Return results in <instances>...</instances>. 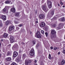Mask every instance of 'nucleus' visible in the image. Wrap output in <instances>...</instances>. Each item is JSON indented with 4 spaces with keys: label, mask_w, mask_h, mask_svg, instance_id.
Wrapping results in <instances>:
<instances>
[{
    "label": "nucleus",
    "mask_w": 65,
    "mask_h": 65,
    "mask_svg": "<svg viewBox=\"0 0 65 65\" xmlns=\"http://www.w3.org/2000/svg\"><path fill=\"white\" fill-rule=\"evenodd\" d=\"M64 26L63 25V23H59L58 25V27L56 28V29L57 30H59V29H60L61 28H62V27H63Z\"/></svg>",
    "instance_id": "obj_1"
},
{
    "label": "nucleus",
    "mask_w": 65,
    "mask_h": 65,
    "mask_svg": "<svg viewBox=\"0 0 65 65\" xmlns=\"http://www.w3.org/2000/svg\"><path fill=\"white\" fill-rule=\"evenodd\" d=\"M34 54V50L33 48H32L30 52V56H33Z\"/></svg>",
    "instance_id": "obj_2"
},
{
    "label": "nucleus",
    "mask_w": 65,
    "mask_h": 65,
    "mask_svg": "<svg viewBox=\"0 0 65 65\" xmlns=\"http://www.w3.org/2000/svg\"><path fill=\"white\" fill-rule=\"evenodd\" d=\"M42 8L43 10L45 12H46L48 10L46 8V7L45 6L43 5V6H42Z\"/></svg>",
    "instance_id": "obj_3"
},
{
    "label": "nucleus",
    "mask_w": 65,
    "mask_h": 65,
    "mask_svg": "<svg viewBox=\"0 0 65 65\" xmlns=\"http://www.w3.org/2000/svg\"><path fill=\"white\" fill-rule=\"evenodd\" d=\"M36 35L38 38H41V35L40 34L39 31L37 32L36 33Z\"/></svg>",
    "instance_id": "obj_4"
},
{
    "label": "nucleus",
    "mask_w": 65,
    "mask_h": 65,
    "mask_svg": "<svg viewBox=\"0 0 65 65\" xmlns=\"http://www.w3.org/2000/svg\"><path fill=\"white\" fill-rule=\"evenodd\" d=\"M45 24L43 22H41L40 24V26L41 27H44V26H45Z\"/></svg>",
    "instance_id": "obj_5"
},
{
    "label": "nucleus",
    "mask_w": 65,
    "mask_h": 65,
    "mask_svg": "<svg viewBox=\"0 0 65 65\" xmlns=\"http://www.w3.org/2000/svg\"><path fill=\"white\" fill-rule=\"evenodd\" d=\"M10 40L12 42V43H13L14 42V38H13V37L12 36H11L10 37Z\"/></svg>",
    "instance_id": "obj_6"
},
{
    "label": "nucleus",
    "mask_w": 65,
    "mask_h": 65,
    "mask_svg": "<svg viewBox=\"0 0 65 65\" xmlns=\"http://www.w3.org/2000/svg\"><path fill=\"white\" fill-rule=\"evenodd\" d=\"M39 17L41 19H44V17H45L44 15L43 14H41L40 15Z\"/></svg>",
    "instance_id": "obj_7"
},
{
    "label": "nucleus",
    "mask_w": 65,
    "mask_h": 65,
    "mask_svg": "<svg viewBox=\"0 0 65 65\" xmlns=\"http://www.w3.org/2000/svg\"><path fill=\"white\" fill-rule=\"evenodd\" d=\"M14 26L12 25L9 26V31H11V30H13V29H14Z\"/></svg>",
    "instance_id": "obj_8"
},
{
    "label": "nucleus",
    "mask_w": 65,
    "mask_h": 65,
    "mask_svg": "<svg viewBox=\"0 0 65 65\" xmlns=\"http://www.w3.org/2000/svg\"><path fill=\"white\" fill-rule=\"evenodd\" d=\"M18 55V53L16 52H14L13 53V56L14 57H15Z\"/></svg>",
    "instance_id": "obj_9"
},
{
    "label": "nucleus",
    "mask_w": 65,
    "mask_h": 65,
    "mask_svg": "<svg viewBox=\"0 0 65 65\" xmlns=\"http://www.w3.org/2000/svg\"><path fill=\"white\" fill-rule=\"evenodd\" d=\"M1 18L4 21H5L6 20V17L5 15H3L2 16Z\"/></svg>",
    "instance_id": "obj_10"
},
{
    "label": "nucleus",
    "mask_w": 65,
    "mask_h": 65,
    "mask_svg": "<svg viewBox=\"0 0 65 65\" xmlns=\"http://www.w3.org/2000/svg\"><path fill=\"white\" fill-rule=\"evenodd\" d=\"M18 45L17 44H15L12 47V49H15V48H17V47H18Z\"/></svg>",
    "instance_id": "obj_11"
},
{
    "label": "nucleus",
    "mask_w": 65,
    "mask_h": 65,
    "mask_svg": "<svg viewBox=\"0 0 65 65\" xmlns=\"http://www.w3.org/2000/svg\"><path fill=\"white\" fill-rule=\"evenodd\" d=\"M59 21L60 22H64V21H65V19L64 18H60L59 20Z\"/></svg>",
    "instance_id": "obj_12"
},
{
    "label": "nucleus",
    "mask_w": 65,
    "mask_h": 65,
    "mask_svg": "<svg viewBox=\"0 0 65 65\" xmlns=\"http://www.w3.org/2000/svg\"><path fill=\"white\" fill-rule=\"evenodd\" d=\"M19 15L20 14H19V13L18 12H16L15 14V17H19Z\"/></svg>",
    "instance_id": "obj_13"
},
{
    "label": "nucleus",
    "mask_w": 65,
    "mask_h": 65,
    "mask_svg": "<svg viewBox=\"0 0 65 65\" xmlns=\"http://www.w3.org/2000/svg\"><path fill=\"white\" fill-rule=\"evenodd\" d=\"M51 33L52 35L55 34H56V31L54 30H52L51 31Z\"/></svg>",
    "instance_id": "obj_14"
},
{
    "label": "nucleus",
    "mask_w": 65,
    "mask_h": 65,
    "mask_svg": "<svg viewBox=\"0 0 65 65\" xmlns=\"http://www.w3.org/2000/svg\"><path fill=\"white\" fill-rule=\"evenodd\" d=\"M50 13L51 15V17H52L54 14V11H52L50 12Z\"/></svg>",
    "instance_id": "obj_15"
},
{
    "label": "nucleus",
    "mask_w": 65,
    "mask_h": 65,
    "mask_svg": "<svg viewBox=\"0 0 65 65\" xmlns=\"http://www.w3.org/2000/svg\"><path fill=\"white\" fill-rule=\"evenodd\" d=\"M11 10L12 12H15V8H12Z\"/></svg>",
    "instance_id": "obj_16"
},
{
    "label": "nucleus",
    "mask_w": 65,
    "mask_h": 65,
    "mask_svg": "<svg viewBox=\"0 0 65 65\" xmlns=\"http://www.w3.org/2000/svg\"><path fill=\"white\" fill-rule=\"evenodd\" d=\"M4 37H5V38H6V37H8V34L6 33L4 34Z\"/></svg>",
    "instance_id": "obj_17"
},
{
    "label": "nucleus",
    "mask_w": 65,
    "mask_h": 65,
    "mask_svg": "<svg viewBox=\"0 0 65 65\" xmlns=\"http://www.w3.org/2000/svg\"><path fill=\"white\" fill-rule=\"evenodd\" d=\"M48 7H49V8H52V4H48L47 5Z\"/></svg>",
    "instance_id": "obj_18"
},
{
    "label": "nucleus",
    "mask_w": 65,
    "mask_h": 65,
    "mask_svg": "<svg viewBox=\"0 0 65 65\" xmlns=\"http://www.w3.org/2000/svg\"><path fill=\"white\" fill-rule=\"evenodd\" d=\"M6 10H7V9L6 8H5L3 9V11L4 12H6Z\"/></svg>",
    "instance_id": "obj_19"
},
{
    "label": "nucleus",
    "mask_w": 65,
    "mask_h": 65,
    "mask_svg": "<svg viewBox=\"0 0 65 65\" xmlns=\"http://www.w3.org/2000/svg\"><path fill=\"white\" fill-rule=\"evenodd\" d=\"M11 59V58L9 57L7 58L6 59L7 60V61H10Z\"/></svg>",
    "instance_id": "obj_20"
},
{
    "label": "nucleus",
    "mask_w": 65,
    "mask_h": 65,
    "mask_svg": "<svg viewBox=\"0 0 65 65\" xmlns=\"http://www.w3.org/2000/svg\"><path fill=\"white\" fill-rule=\"evenodd\" d=\"M61 64H62V65H64V64H65V60H63L61 62Z\"/></svg>",
    "instance_id": "obj_21"
},
{
    "label": "nucleus",
    "mask_w": 65,
    "mask_h": 65,
    "mask_svg": "<svg viewBox=\"0 0 65 65\" xmlns=\"http://www.w3.org/2000/svg\"><path fill=\"white\" fill-rule=\"evenodd\" d=\"M25 64L26 65H29V63L28 62V61H26V60H25Z\"/></svg>",
    "instance_id": "obj_22"
},
{
    "label": "nucleus",
    "mask_w": 65,
    "mask_h": 65,
    "mask_svg": "<svg viewBox=\"0 0 65 65\" xmlns=\"http://www.w3.org/2000/svg\"><path fill=\"white\" fill-rule=\"evenodd\" d=\"M16 61L17 62L19 63V62H20L21 61V60L20 58H18L16 59Z\"/></svg>",
    "instance_id": "obj_23"
},
{
    "label": "nucleus",
    "mask_w": 65,
    "mask_h": 65,
    "mask_svg": "<svg viewBox=\"0 0 65 65\" xmlns=\"http://www.w3.org/2000/svg\"><path fill=\"white\" fill-rule=\"evenodd\" d=\"M26 57V55L25 54H24L23 55V56L22 57V58L23 59H24L25 58V57Z\"/></svg>",
    "instance_id": "obj_24"
},
{
    "label": "nucleus",
    "mask_w": 65,
    "mask_h": 65,
    "mask_svg": "<svg viewBox=\"0 0 65 65\" xmlns=\"http://www.w3.org/2000/svg\"><path fill=\"white\" fill-rule=\"evenodd\" d=\"M9 55H10V52H8L7 53V56H9Z\"/></svg>",
    "instance_id": "obj_25"
},
{
    "label": "nucleus",
    "mask_w": 65,
    "mask_h": 65,
    "mask_svg": "<svg viewBox=\"0 0 65 65\" xmlns=\"http://www.w3.org/2000/svg\"><path fill=\"white\" fill-rule=\"evenodd\" d=\"M10 23V21H7L6 22V25H8V24Z\"/></svg>",
    "instance_id": "obj_26"
},
{
    "label": "nucleus",
    "mask_w": 65,
    "mask_h": 65,
    "mask_svg": "<svg viewBox=\"0 0 65 65\" xmlns=\"http://www.w3.org/2000/svg\"><path fill=\"white\" fill-rule=\"evenodd\" d=\"M55 38V35H53L52 36H51V38L52 39H54Z\"/></svg>",
    "instance_id": "obj_27"
},
{
    "label": "nucleus",
    "mask_w": 65,
    "mask_h": 65,
    "mask_svg": "<svg viewBox=\"0 0 65 65\" xmlns=\"http://www.w3.org/2000/svg\"><path fill=\"white\" fill-rule=\"evenodd\" d=\"M53 50H55H55H59V48H57L56 47H54Z\"/></svg>",
    "instance_id": "obj_28"
},
{
    "label": "nucleus",
    "mask_w": 65,
    "mask_h": 65,
    "mask_svg": "<svg viewBox=\"0 0 65 65\" xmlns=\"http://www.w3.org/2000/svg\"><path fill=\"white\" fill-rule=\"evenodd\" d=\"M47 5L50 4H52V2L51 1H47Z\"/></svg>",
    "instance_id": "obj_29"
},
{
    "label": "nucleus",
    "mask_w": 65,
    "mask_h": 65,
    "mask_svg": "<svg viewBox=\"0 0 65 65\" xmlns=\"http://www.w3.org/2000/svg\"><path fill=\"white\" fill-rule=\"evenodd\" d=\"M57 26V25L56 24H53L52 25V27H53V28H55V27H56V26Z\"/></svg>",
    "instance_id": "obj_30"
},
{
    "label": "nucleus",
    "mask_w": 65,
    "mask_h": 65,
    "mask_svg": "<svg viewBox=\"0 0 65 65\" xmlns=\"http://www.w3.org/2000/svg\"><path fill=\"white\" fill-rule=\"evenodd\" d=\"M16 21H15L14 23H15V24H18V22H17V21L18 20L19 21V20L18 19H15V20Z\"/></svg>",
    "instance_id": "obj_31"
},
{
    "label": "nucleus",
    "mask_w": 65,
    "mask_h": 65,
    "mask_svg": "<svg viewBox=\"0 0 65 65\" xmlns=\"http://www.w3.org/2000/svg\"><path fill=\"white\" fill-rule=\"evenodd\" d=\"M49 58L50 60H51V59H52V57H51V55L50 54L49 55Z\"/></svg>",
    "instance_id": "obj_32"
},
{
    "label": "nucleus",
    "mask_w": 65,
    "mask_h": 65,
    "mask_svg": "<svg viewBox=\"0 0 65 65\" xmlns=\"http://www.w3.org/2000/svg\"><path fill=\"white\" fill-rule=\"evenodd\" d=\"M3 24L1 22L0 23V26H1V27H2L3 26Z\"/></svg>",
    "instance_id": "obj_33"
},
{
    "label": "nucleus",
    "mask_w": 65,
    "mask_h": 65,
    "mask_svg": "<svg viewBox=\"0 0 65 65\" xmlns=\"http://www.w3.org/2000/svg\"><path fill=\"white\" fill-rule=\"evenodd\" d=\"M58 64L59 65H62V62L61 61H59L58 62Z\"/></svg>",
    "instance_id": "obj_34"
},
{
    "label": "nucleus",
    "mask_w": 65,
    "mask_h": 65,
    "mask_svg": "<svg viewBox=\"0 0 65 65\" xmlns=\"http://www.w3.org/2000/svg\"><path fill=\"white\" fill-rule=\"evenodd\" d=\"M9 3V1H6L5 2V3L6 4H8Z\"/></svg>",
    "instance_id": "obj_35"
},
{
    "label": "nucleus",
    "mask_w": 65,
    "mask_h": 65,
    "mask_svg": "<svg viewBox=\"0 0 65 65\" xmlns=\"http://www.w3.org/2000/svg\"><path fill=\"white\" fill-rule=\"evenodd\" d=\"M11 65H17V64L15 63H12Z\"/></svg>",
    "instance_id": "obj_36"
},
{
    "label": "nucleus",
    "mask_w": 65,
    "mask_h": 65,
    "mask_svg": "<svg viewBox=\"0 0 65 65\" xmlns=\"http://www.w3.org/2000/svg\"><path fill=\"white\" fill-rule=\"evenodd\" d=\"M41 33H42L43 34H44V31L43 30H42L41 31Z\"/></svg>",
    "instance_id": "obj_37"
},
{
    "label": "nucleus",
    "mask_w": 65,
    "mask_h": 65,
    "mask_svg": "<svg viewBox=\"0 0 65 65\" xmlns=\"http://www.w3.org/2000/svg\"><path fill=\"white\" fill-rule=\"evenodd\" d=\"M32 42L34 44H35V41H33Z\"/></svg>",
    "instance_id": "obj_38"
},
{
    "label": "nucleus",
    "mask_w": 65,
    "mask_h": 65,
    "mask_svg": "<svg viewBox=\"0 0 65 65\" xmlns=\"http://www.w3.org/2000/svg\"><path fill=\"white\" fill-rule=\"evenodd\" d=\"M65 50L64 49V50H63L62 51V53L63 54H65Z\"/></svg>",
    "instance_id": "obj_39"
},
{
    "label": "nucleus",
    "mask_w": 65,
    "mask_h": 65,
    "mask_svg": "<svg viewBox=\"0 0 65 65\" xmlns=\"http://www.w3.org/2000/svg\"><path fill=\"white\" fill-rule=\"evenodd\" d=\"M23 51L22 50H21V49H20V50H19V53H22V52Z\"/></svg>",
    "instance_id": "obj_40"
},
{
    "label": "nucleus",
    "mask_w": 65,
    "mask_h": 65,
    "mask_svg": "<svg viewBox=\"0 0 65 65\" xmlns=\"http://www.w3.org/2000/svg\"><path fill=\"white\" fill-rule=\"evenodd\" d=\"M22 26H23V24H20L18 25L19 27H22Z\"/></svg>",
    "instance_id": "obj_41"
},
{
    "label": "nucleus",
    "mask_w": 65,
    "mask_h": 65,
    "mask_svg": "<svg viewBox=\"0 0 65 65\" xmlns=\"http://www.w3.org/2000/svg\"><path fill=\"white\" fill-rule=\"evenodd\" d=\"M28 63L29 64V63H31V60H29V61H28Z\"/></svg>",
    "instance_id": "obj_42"
},
{
    "label": "nucleus",
    "mask_w": 65,
    "mask_h": 65,
    "mask_svg": "<svg viewBox=\"0 0 65 65\" xmlns=\"http://www.w3.org/2000/svg\"><path fill=\"white\" fill-rule=\"evenodd\" d=\"M20 28H19V27H16V29L17 30H18V29H19Z\"/></svg>",
    "instance_id": "obj_43"
},
{
    "label": "nucleus",
    "mask_w": 65,
    "mask_h": 65,
    "mask_svg": "<svg viewBox=\"0 0 65 65\" xmlns=\"http://www.w3.org/2000/svg\"><path fill=\"white\" fill-rule=\"evenodd\" d=\"M45 34L46 36H47V33L46 32L45 33Z\"/></svg>",
    "instance_id": "obj_44"
},
{
    "label": "nucleus",
    "mask_w": 65,
    "mask_h": 65,
    "mask_svg": "<svg viewBox=\"0 0 65 65\" xmlns=\"http://www.w3.org/2000/svg\"><path fill=\"white\" fill-rule=\"evenodd\" d=\"M50 48L52 50H53V47L52 46H51L50 47Z\"/></svg>",
    "instance_id": "obj_45"
},
{
    "label": "nucleus",
    "mask_w": 65,
    "mask_h": 65,
    "mask_svg": "<svg viewBox=\"0 0 65 65\" xmlns=\"http://www.w3.org/2000/svg\"><path fill=\"white\" fill-rule=\"evenodd\" d=\"M44 0H42V3H43V2H44Z\"/></svg>",
    "instance_id": "obj_46"
},
{
    "label": "nucleus",
    "mask_w": 65,
    "mask_h": 65,
    "mask_svg": "<svg viewBox=\"0 0 65 65\" xmlns=\"http://www.w3.org/2000/svg\"><path fill=\"white\" fill-rule=\"evenodd\" d=\"M48 28H45V30H48Z\"/></svg>",
    "instance_id": "obj_47"
},
{
    "label": "nucleus",
    "mask_w": 65,
    "mask_h": 65,
    "mask_svg": "<svg viewBox=\"0 0 65 65\" xmlns=\"http://www.w3.org/2000/svg\"><path fill=\"white\" fill-rule=\"evenodd\" d=\"M41 65H44V63H42L41 64Z\"/></svg>",
    "instance_id": "obj_48"
},
{
    "label": "nucleus",
    "mask_w": 65,
    "mask_h": 65,
    "mask_svg": "<svg viewBox=\"0 0 65 65\" xmlns=\"http://www.w3.org/2000/svg\"><path fill=\"white\" fill-rule=\"evenodd\" d=\"M22 44H24V42H22Z\"/></svg>",
    "instance_id": "obj_49"
},
{
    "label": "nucleus",
    "mask_w": 65,
    "mask_h": 65,
    "mask_svg": "<svg viewBox=\"0 0 65 65\" xmlns=\"http://www.w3.org/2000/svg\"><path fill=\"white\" fill-rule=\"evenodd\" d=\"M60 52H59L58 53V55H60Z\"/></svg>",
    "instance_id": "obj_50"
},
{
    "label": "nucleus",
    "mask_w": 65,
    "mask_h": 65,
    "mask_svg": "<svg viewBox=\"0 0 65 65\" xmlns=\"http://www.w3.org/2000/svg\"><path fill=\"white\" fill-rule=\"evenodd\" d=\"M35 63H36L37 62V60H36L35 61Z\"/></svg>",
    "instance_id": "obj_51"
},
{
    "label": "nucleus",
    "mask_w": 65,
    "mask_h": 65,
    "mask_svg": "<svg viewBox=\"0 0 65 65\" xmlns=\"http://www.w3.org/2000/svg\"><path fill=\"white\" fill-rule=\"evenodd\" d=\"M60 4L61 5H63V4L61 2L60 3Z\"/></svg>",
    "instance_id": "obj_52"
},
{
    "label": "nucleus",
    "mask_w": 65,
    "mask_h": 65,
    "mask_svg": "<svg viewBox=\"0 0 65 65\" xmlns=\"http://www.w3.org/2000/svg\"><path fill=\"white\" fill-rule=\"evenodd\" d=\"M1 46V43H0V47Z\"/></svg>",
    "instance_id": "obj_53"
},
{
    "label": "nucleus",
    "mask_w": 65,
    "mask_h": 65,
    "mask_svg": "<svg viewBox=\"0 0 65 65\" xmlns=\"http://www.w3.org/2000/svg\"><path fill=\"white\" fill-rule=\"evenodd\" d=\"M36 23H38V21H36Z\"/></svg>",
    "instance_id": "obj_54"
},
{
    "label": "nucleus",
    "mask_w": 65,
    "mask_h": 65,
    "mask_svg": "<svg viewBox=\"0 0 65 65\" xmlns=\"http://www.w3.org/2000/svg\"><path fill=\"white\" fill-rule=\"evenodd\" d=\"M3 40L2 39L1 40V41L2 42L3 41Z\"/></svg>",
    "instance_id": "obj_55"
},
{
    "label": "nucleus",
    "mask_w": 65,
    "mask_h": 65,
    "mask_svg": "<svg viewBox=\"0 0 65 65\" xmlns=\"http://www.w3.org/2000/svg\"><path fill=\"white\" fill-rule=\"evenodd\" d=\"M38 46V44H37V46Z\"/></svg>",
    "instance_id": "obj_56"
},
{
    "label": "nucleus",
    "mask_w": 65,
    "mask_h": 65,
    "mask_svg": "<svg viewBox=\"0 0 65 65\" xmlns=\"http://www.w3.org/2000/svg\"><path fill=\"white\" fill-rule=\"evenodd\" d=\"M36 21H38V19H36Z\"/></svg>",
    "instance_id": "obj_57"
},
{
    "label": "nucleus",
    "mask_w": 65,
    "mask_h": 65,
    "mask_svg": "<svg viewBox=\"0 0 65 65\" xmlns=\"http://www.w3.org/2000/svg\"><path fill=\"white\" fill-rule=\"evenodd\" d=\"M63 7H65V6H63Z\"/></svg>",
    "instance_id": "obj_58"
},
{
    "label": "nucleus",
    "mask_w": 65,
    "mask_h": 65,
    "mask_svg": "<svg viewBox=\"0 0 65 65\" xmlns=\"http://www.w3.org/2000/svg\"><path fill=\"white\" fill-rule=\"evenodd\" d=\"M1 57V54H0V58Z\"/></svg>",
    "instance_id": "obj_59"
},
{
    "label": "nucleus",
    "mask_w": 65,
    "mask_h": 65,
    "mask_svg": "<svg viewBox=\"0 0 65 65\" xmlns=\"http://www.w3.org/2000/svg\"><path fill=\"white\" fill-rule=\"evenodd\" d=\"M58 6H60V5L58 4Z\"/></svg>",
    "instance_id": "obj_60"
},
{
    "label": "nucleus",
    "mask_w": 65,
    "mask_h": 65,
    "mask_svg": "<svg viewBox=\"0 0 65 65\" xmlns=\"http://www.w3.org/2000/svg\"><path fill=\"white\" fill-rule=\"evenodd\" d=\"M12 3H11V4H12Z\"/></svg>",
    "instance_id": "obj_61"
},
{
    "label": "nucleus",
    "mask_w": 65,
    "mask_h": 65,
    "mask_svg": "<svg viewBox=\"0 0 65 65\" xmlns=\"http://www.w3.org/2000/svg\"><path fill=\"white\" fill-rule=\"evenodd\" d=\"M48 16H49V15H48Z\"/></svg>",
    "instance_id": "obj_62"
},
{
    "label": "nucleus",
    "mask_w": 65,
    "mask_h": 65,
    "mask_svg": "<svg viewBox=\"0 0 65 65\" xmlns=\"http://www.w3.org/2000/svg\"><path fill=\"white\" fill-rule=\"evenodd\" d=\"M63 50H64V48H63Z\"/></svg>",
    "instance_id": "obj_63"
},
{
    "label": "nucleus",
    "mask_w": 65,
    "mask_h": 65,
    "mask_svg": "<svg viewBox=\"0 0 65 65\" xmlns=\"http://www.w3.org/2000/svg\"><path fill=\"white\" fill-rule=\"evenodd\" d=\"M64 45H65V44H64Z\"/></svg>",
    "instance_id": "obj_64"
}]
</instances>
